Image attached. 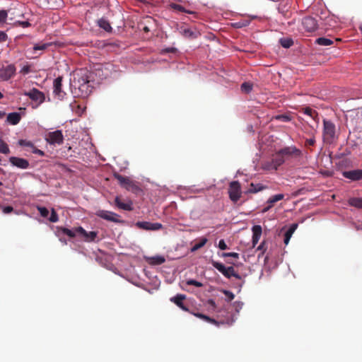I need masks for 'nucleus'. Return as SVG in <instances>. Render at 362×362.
<instances>
[{
	"mask_svg": "<svg viewBox=\"0 0 362 362\" xmlns=\"http://www.w3.org/2000/svg\"><path fill=\"white\" fill-rule=\"evenodd\" d=\"M322 137L324 142L329 144L337 139L336 126L332 121L323 119Z\"/></svg>",
	"mask_w": 362,
	"mask_h": 362,
	"instance_id": "1",
	"label": "nucleus"
},
{
	"mask_svg": "<svg viewBox=\"0 0 362 362\" xmlns=\"http://www.w3.org/2000/svg\"><path fill=\"white\" fill-rule=\"evenodd\" d=\"M211 264L225 277L230 279L233 276L237 279H241L240 275L235 271L233 267H226L222 263L214 260L211 261Z\"/></svg>",
	"mask_w": 362,
	"mask_h": 362,
	"instance_id": "2",
	"label": "nucleus"
},
{
	"mask_svg": "<svg viewBox=\"0 0 362 362\" xmlns=\"http://www.w3.org/2000/svg\"><path fill=\"white\" fill-rule=\"evenodd\" d=\"M318 23L316 18L311 16H306L302 19L301 30L304 33H312L318 28Z\"/></svg>",
	"mask_w": 362,
	"mask_h": 362,
	"instance_id": "3",
	"label": "nucleus"
},
{
	"mask_svg": "<svg viewBox=\"0 0 362 362\" xmlns=\"http://www.w3.org/2000/svg\"><path fill=\"white\" fill-rule=\"evenodd\" d=\"M284 161L285 158L278 151L274 155H273V157L270 162H267L264 164V168L268 170H276L280 165H281L284 163Z\"/></svg>",
	"mask_w": 362,
	"mask_h": 362,
	"instance_id": "4",
	"label": "nucleus"
},
{
	"mask_svg": "<svg viewBox=\"0 0 362 362\" xmlns=\"http://www.w3.org/2000/svg\"><path fill=\"white\" fill-rule=\"evenodd\" d=\"M241 187L238 181H233L229 185V198L233 202H237L241 197Z\"/></svg>",
	"mask_w": 362,
	"mask_h": 362,
	"instance_id": "5",
	"label": "nucleus"
},
{
	"mask_svg": "<svg viewBox=\"0 0 362 362\" xmlns=\"http://www.w3.org/2000/svg\"><path fill=\"white\" fill-rule=\"evenodd\" d=\"M40 6L48 9H59L64 6V0H34Z\"/></svg>",
	"mask_w": 362,
	"mask_h": 362,
	"instance_id": "6",
	"label": "nucleus"
},
{
	"mask_svg": "<svg viewBox=\"0 0 362 362\" xmlns=\"http://www.w3.org/2000/svg\"><path fill=\"white\" fill-rule=\"evenodd\" d=\"M45 140L52 145H61L64 142V136L61 130L50 132L46 134Z\"/></svg>",
	"mask_w": 362,
	"mask_h": 362,
	"instance_id": "7",
	"label": "nucleus"
},
{
	"mask_svg": "<svg viewBox=\"0 0 362 362\" xmlns=\"http://www.w3.org/2000/svg\"><path fill=\"white\" fill-rule=\"evenodd\" d=\"M97 216L105 219L108 221H111L113 223H121L122 222L119 219V216L112 211H105V210H99L96 212Z\"/></svg>",
	"mask_w": 362,
	"mask_h": 362,
	"instance_id": "8",
	"label": "nucleus"
},
{
	"mask_svg": "<svg viewBox=\"0 0 362 362\" xmlns=\"http://www.w3.org/2000/svg\"><path fill=\"white\" fill-rule=\"evenodd\" d=\"M16 66L13 64H9L2 66L0 69V78L3 81H8L16 74Z\"/></svg>",
	"mask_w": 362,
	"mask_h": 362,
	"instance_id": "9",
	"label": "nucleus"
},
{
	"mask_svg": "<svg viewBox=\"0 0 362 362\" xmlns=\"http://www.w3.org/2000/svg\"><path fill=\"white\" fill-rule=\"evenodd\" d=\"M24 95L28 96L32 100L37 102L38 104H42L45 100V94L35 88L25 92Z\"/></svg>",
	"mask_w": 362,
	"mask_h": 362,
	"instance_id": "10",
	"label": "nucleus"
},
{
	"mask_svg": "<svg viewBox=\"0 0 362 362\" xmlns=\"http://www.w3.org/2000/svg\"><path fill=\"white\" fill-rule=\"evenodd\" d=\"M78 235L83 238L86 242H93L97 237L98 233L95 231L87 232L83 227L78 226L76 228Z\"/></svg>",
	"mask_w": 362,
	"mask_h": 362,
	"instance_id": "11",
	"label": "nucleus"
},
{
	"mask_svg": "<svg viewBox=\"0 0 362 362\" xmlns=\"http://www.w3.org/2000/svg\"><path fill=\"white\" fill-rule=\"evenodd\" d=\"M136 226L143 230H158L162 228L163 226L159 223H151L148 221H139Z\"/></svg>",
	"mask_w": 362,
	"mask_h": 362,
	"instance_id": "12",
	"label": "nucleus"
},
{
	"mask_svg": "<svg viewBox=\"0 0 362 362\" xmlns=\"http://www.w3.org/2000/svg\"><path fill=\"white\" fill-rule=\"evenodd\" d=\"M9 162L13 165L21 169L28 168L30 164L28 160L22 158L11 156L9 158Z\"/></svg>",
	"mask_w": 362,
	"mask_h": 362,
	"instance_id": "13",
	"label": "nucleus"
},
{
	"mask_svg": "<svg viewBox=\"0 0 362 362\" xmlns=\"http://www.w3.org/2000/svg\"><path fill=\"white\" fill-rule=\"evenodd\" d=\"M342 175L345 178L349 179L352 181H358L362 180V170L361 169L344 171Z\"/></svg>",
	"mask_w": 362,
	"mask_h": 362,
	"instance_id": "14",
	"label": "nucleus"
},
{
	"mask_svg": "<svg viewBox=\"0 0 362 362\" xmlns=\"http://www.w3.org/2000/svg\"><path fill=\"white\" fill-rule=\"evenodd\" d=\"M62 77L59 76L54 80L53 86H54V93L56 96H57L59 99L64 98L65 93L62 89Z\"/></svg>",
	"mask_w": 362,
	"mask_h": 362,
	"instance_id": "15",
	"label": "nucleus"
},
{
	"mask_svg": "<svg viewBox=\"0 0 362 362\" xmlns=\"http://www.w3.org/2000/svg\"><path fill=\"white\" fill-rule=\"evenodd\" d=\"M279 152L283 156L284 158L286 156H299L301 154V151L296 146L286 147L279 150Z\"/></svg>",
	"mask_w": 362,
	"mask_h": 362,
	"instance_id": "16",
	"label": "nucleus"
},
{
	"mask_svg": "<svg viewBox=\"0 0 362 362\" xmlns=\"http://www.w3.org/2000/svg\"><path fill=\"white\" fill-rule=\"evenodd\" d=\"M252 247H255L257 243L259 242L260 237L262 235V229L261 226L255 225L252 228Z\"/></svg>",
	"mask_w": 362,
	"mask_h": 362,
	"instance_id": "17",
	"label": "nucleus"
},
{
	"mask_svg": "<svg viewBox=\"0 0 362 362\" xmlns=\"http://www.w3.org/2000/svg\"><path fill=\"white\" fill-rule=\"evenodd\" d=\"M186 298V296L184 294H177L175 296L170 298V301L174 303L182 310L187 311V308L184 305L183 300Z\"/></svg>",
	"mask_w": 362,
	"mask_h": 362,
	"instance_id": "18",
	"label": "nucleus"
},
{
	"mask_svg": "<svg viewBox=\"0 0 362 362\" xmlns=\"http://www.w3.org/2000/svg\"><path fill=\"white\" fill-rule=\"evenodd\" d=\"M115 205L120 209H123L125 211H132L133 206H132V202L129 200L127 202L124 203L122 202L119 197H116L115 199Z\"/></svg>",
	"mask_w": 362,
	"mask_h": 362,
	"instance_id": "19",
	"label": "nucleus"
},
{
	"mask_svg": "<svg viewBox=\"0 0 362 362\" xmlns=\"http://www.w3.org/2000/svg\"><path fill=\"white\" fill-rule=\"evenodd\" d=\"M257 18V16H249L237 22L233 23L232 25L235 28H241L247 26L252 20Z\"/></svg>",
	"mask_w": 362,
	"mask_h": 362,
	"instance_id": "20",
	"label": "nucleus"
},
{
	"mask_svg": "<svg viewBox=\"0 0 362 362\" xmlns=\"http://www.w3.org/2000/svg\"><path fill=\"white\" fill-rule=\"evenodd\" d=\"M194 245L191 247L190 251L194 252L200 248L203 247L208 242V238L206 237H202L194 240Z\"/></svg>",
	"mask_w": 362,
	"mask_h": 362,
	"instance_id": "21",
	"label": "nucleus"
},
{
	"mask_svg": "<svg viewBox=\"0 0 362 362\" xmlns=\"http://www.w3.org/2000/svg\"><path fill=\"white\" fill-rule=\"evenodd\" d=\"M124 189L136 194L142 191L141 187L138 185L137 182L132 180L129 182L128 185Z\"/></svg>",
	"mask_w": 362,
	"mask_h": 362,
	"instance_id": "22",
	"label": "nucleus"
},
{
	"mask_svg": "<svg viewBox=\"0 0 362 362\" xmlns=\"http://www.w3.org/2000/svg\"><path fill=\"white\" fill-rule=\"evenodd\" d=\"M268 187L267 185H264L262 183H251L250 185V188L248 189V192L250 193H257L259 192H261L262 190H264L267 189Z\"/></svg>",
	"mask_w": 362,
	"mask_h": 362,
	"instance_id": "23",
	"label": "nucleus"
},
{
	"mask_svg": "<svg viewBox=\"0 0 362 362\" xmlns=\"http://www.w3.org/2000/svg\"><path fill=\"white\" fill-rule=\"evenodd\" d=\"M21 119V117L18 112H11L7 115V122L13 125L18 124Z\"/></svg>",
	"mask_w": 362,
	"mask_h": 362,
	"instance_id": "24",
	"label": "nucleus"
},
{
	"mask_svg": "<svg viewBox=\"0 0 362 362\" xmlns=\"http://www.w3.org/2000/svg\"><path fill=\"white\" fill-rule=\"evenodd\" d=\"M302 112L304 114L312 117L315 121L318 122V121H319L318 113L315 110H313L310 107H306L302 108Z\"/></svg>",
	"mask_w": 362,
	"mask_h": 362,
	"instance_id": "25",
	"label": "nucleus"
},
{
	"mask_svg": "<svg viewBox=\"0 0 362 362\" xmlns=\"http://www.w3.org/2000/svg\"><path fill=\"white\" fill-rule=\"evenodd\" d=\"M114 177L115 179H117L120 186L123 188H125L129 182L131 180L129 177L121 175L118 173L114 174Z\"/></svg>",
	"mask_w": 362,
	"mask_h": 362,
	"instance_id": "26",
	"label": "nucleus"
},
{
	"mask_svg": "<svg viewBox=\"0 0 362 362\" xmlns=\"http://www.w3.org/2000/svg\"><path fill=\"white\" fill-rule=\"evenodd\" d=\"M348 204L351 206L362 209V197H351L348 200Z\"/></svg>",
	"mask_w": 362,
	"mask_h": 362,
	"instance_id": "27",
	"label": "nucleus"
},
{
	"mask_svg": "<svg viewBox=\"0 0 362 362\" xmlns=\"http://www.w3.org/2000/svg\"><path fill=\"white\" fill-rule=\"evenodd\" d=\"M98 24L100 28H103L105 31L110 33L112 32V27L109 23V21L105 18H100L98 21Z\"/></svg>",
	"mask_w": 362,
	"mask_h": 362,
	"instance_id": "28",
	"label": "nucleus"
},
{
	"mask_svg": "<svg viewBox=\"0 0 362 362\" xmlns=\"http://www.w3.org/2000/svg\"><path fill=\"white\" fill-rule=\"evenodd\" d=\"M284 197L283 194H278L274 196H272L267 201V204L271 205L272 207L274 206V204L280 200H282Z\"/></svg>",
	"mask_w": 362,
	"mask_h": 362,
	"instance_id": "29",
	"label": "nucleus"
},
{
	"mask_svg": "<svg viewBox=\"0 0 362 362\" xmlns=\"http://www.w3.org/2000/svg\"><path fill=\"white\" fill-rule=\"evenodd\" d=\"M59 230L62 231L63 234L66 235L69 238H74L78 235V232L76 231V228L73 229H69L67 228L62 227L59 228Z\"/></svg>",
	"mask_w": 362,
	"mask_h": 362,
	"instance_id": "30",
	"label": "nucleus"
},
{
	"mask_svg": "<svg viewBox=\"0 0 362 362\" xmlns=\"http://www.w3.org/2000/svg\"><path fill=\"white\" fill-rule=\"evenodd\" d=\"M315 43L321 46H329L334 43L333 40L326 37H319L316 39Z\"/></svg>",
	"mask_w": 362,
	"mask_h": 362,
	"instance_id": "31",
	"label": "nucleus"
},
{
	"mask_svg": "<svg viewBox=\"0 0 362 362\" xmlns=\"http://www.w3.org/2000/svg\"><path fill=\"white\" fill-rule=\"evenodd\" d=\"M194 315L196 317H199L200 319H202V320H205V321H206L208 322L213 323V324L216 325H218V324H219V322H217L216 320L212 319V318H211L210 317H209V316H207L206 315H204V314H202V313H194Z\"/></svg>",
	"mask_w": 362,
	"mask_h": 362,
	"instance_id": "32",
	"label": "nucleus"
},
{
	"mask_svg": "<svg viewBox=\"0 0 362 362\" xmlns=\"http://www.w3.org/2000/svg\"><path fill=\"white\" fill-rule=\"evenodd\" d=\"M280 45L284 48H289L293 45V41L291 38L284 37L279 40Z\"/></svg>",
	"mask_w": 362,
	"mask_h": 362,
	"instance_id": "33",
	"label": "nucleus"
},
{
	"mask_svg": "<svg viewBox=\"0 0 362 362\" xmlns=\"http://www.w3.org/2000/svg\"><path fill=\"white\" fill-rule=\"evenodd\" d=\"M52 45V43H44V42H40L37 44H35L33 47V49L35 51L37 50H45L47 47Z\"/></svg>",
	"mask_w": 362,
	"mask_h": 362,
	"instance_id": "34",
	"label": "nucleus"
},
{
	"mask_svg": "<svg viewBox=\"0 0 362 362\" xmlns=\"http://www.w3.org/2000/svg\"><path fill=\"white\" fill-rule=\"evenodd\" d=\"M0 153L4 154H8L10 153L8 144L1 139H0Z\"/></svg>",
	"mask_w": 362,
	"mask_h": 362,
	"instance_id": "35",
	"label": "nucleus"
},
{
	"mask_svg": "<svg viewBox=\"0 0 362 362\" xmlns=\"http://www.w3.org/2000/svg\"><path fill=\"white\" fill-rule=\"evenodd\" d=\"M165 262V259L163 256H156L151 258V263L153 264L159 265Z\"/></svg>",
	"mask_w": 362,
	"mask_h": 362,
	"instance_id": "36",
	"label": "nucleus"
},
{
	"mask_svg": "<svg viewBox=\"0 0 362 362\" xmlns=\"http://www.w3.org/2000/svg\"><path fill=\"white\" fill-rule=\"evenodd\" d=\"M240 88L243 92L249 93L252 90V84L249 82H244Z\"/></svg>",
	"mask_w": 362,
	"mask_h": 362,
	"instance_id": "37",
	"label": "nucleus"
},
{
	"mask_svg": "<svg viewBox=\"0 0 362 362\" xmlns=\"http://www.w3.org/2000/svg\"><path fill=\"white\" fill-rule=\"evenodd\" d=\"M18 144L21 146L28 147L31 148L32 150L35 147V145L31 142L30 141L25 140V139H21L18 141Z\"/></svg>",
	"mask_w": 362,
	"mask_h": 362,
	"instance_id": "38",
	"label": "nucleus"
},
{
	"mask_svg": "<svg viewBox=\"0 0 362 362\" xmlns=\"http://www.w3.org/2000/svg\"><path fill=\"white\" fill-rule=\"evenodd\" d=\"M182 33L185 37L191 38H195L197 37L196 33L189 28H185Z\"/></svg>",
	"mask_w": 362,
	"mask_h": 362,
	"instance_id": "39",
	"label": "nucleus"
},
{
	"mask_svg": "<svg viewBox=\"0 0 362 362\" xmlns=\"http://www.w3.org/2000/svg\"><path fill=\"white\" fill-rule=\"evenodd\" d=\"M171 7L175 9V10H177V11H179L180 12H185V13H192V11H187L182 5H180V4H173L171 5Z\"/></svg>",
	"mask_w": 362,
	"mask_h": 362,
	"instance_id": "40",
	"label": "nucleus"
},
{
	"mask_svg": "<svg viewBox=\"0 0 362 362\" xmlns=\"http://www.w3.org/2000/svg\"><path fill=\"white\" fill-rule=\"evenodd\" d=\"M186 284L187 285H189V286H194L196 287H202L204 285L202 283L199 282V281H197L196 280H194V279H189L186 281Z\"/></svg>",
	"mask_w": 362,
	"mask_h": 362,
	"instance_id": "41",
	"label": "nucleus"
},
{
	"mask_svg": "<svg viewBox=\"0 0 362 362\" xmlns=\"http://www.w3.org/2000/svg\"><path fill=\"white\" fill-rule=\"evenodd\" d=\"M276 119L287 122L291 120V117L287 115H279L276 116Z\"/></svg>",
	"mask_w": 362,
	"mask_h": 362,
	"instance_id": "42",
	"label": "nucleus"
},
{
	"mask_svg": "<svg viewBox=\"0 0 362 362\" xmlns=\"http://www.w3.org/2000/svg\"><path fill=\"white\" fill-rule=\"evenodd\" d=\"M38 211L40 212V215L44 217L47 218L49 215V210L44 206H39L37 207Z\"/></svg>",
	"mask_w": 362,
	"mask_h": 362,
	"instance_id": "43",
	"label": "nucleus"
},
{
	"mask_svg": "<svg viewBox=\"0 0 362 362\" xmlns=\"http://www.w3.org/2000/svg\"><path fill=\"white\" fill-rule=\"evenodd\" d=\"M8 16L7 11L6 10L0 11V23H4L6 22Z\"/></svg>",
	"mask_w": 362,
	"mask_h": 362,
	"instance_id": "44",
	"label": "nucleus"
},
{
	"mask_svg": "<svg viewBox=\"0 0 362 362\" xmlns=\"http://www.w3.org/2000/svg\"><path fill=\"white\" fill-rule=\"evenodd\" d=\"M221 257H234L238 259L239 257V254L237 252H223L221 255Z\"/></svg>",
	"mask_w": 362,
	"mask_h": 362,
	"instance_id": "45",
	"label": "nucleus"
},
{
	"mask_svg": "<svg viewBox=\"0 0 362 362\" xmlns=\"http://www.w3.org/2000/svg\"><path fill=\"white\" fill-rule=\"evenodd\" d=\"M49 220L52 223H55L58 221V215L54 209L52 210V214Z\"/></svg>",
	"mask_w": 362,
	"mask_h": 362,
	"instance_id": "46",
	"label": "nucleus"
},
{
	"mask_svg": "<svg viewBox=\"0 0 362 362\" xmlns=\"http://www.w3.org/2000/svg\"><path fill=\"white\" fill-rule=\"evenodd\" d=\"M222 292L225 294L226 296L228 297V301H231L234 299L235 295L230 291L223 290Z\"/></svg>",
	"mask_w": 362,
	"mask_h": 362,
	"instance_id": "47",
	"label": "nucleus"
},
{
	"mask_svg": "<svg viewBox=\"0 0 362 362\" xmlns=\"http://www.w3.org/2000/svg\"><path fill=\"white\" fill-rule=\"evenodd\" d=\"M292 230H287L285 233V237H284V243L286 245H287L290 240V238L292 235Z\"/></svg>",
	"mask_w": 362,
	"mask_h": 362,
	"instance_id": "48",
	"label": "nucleus"
},
{
	"mask_svg": "<svg viewBox=\"0 0 362 362\" xmlns=\"http://www.w3.org/2000/svg\"><path fill=\"white\" fill-rule=\"evenodd\" d=\"M17 23L23 28H28V27L31 26V24L29 23L28 21H17Z\"/></svg>",
	"mask_w": 362,
	"mask_h": 362,
	"instance_id": "49",
	"label": "nucleus"
},
{
	"mask_svg": "<svg viewBox=\"0 0 362 362\" xmlns=\"http://www.w3.org/2000/svg\"><path fill=\"white\" fill-rule=\"evenodd\" d=\"M7 38L8 36L6 33L4 31L0 30V43L6 42Z\"/></svg>",
	"mask_w": 362,
	"mask_h": 362,
	"instance_id": "50",
	"label": "nucleus"
},
{
	"mask_svg": "<svg viewBox=\"0 0 362 362\" xmlns=\"http://www.w3.org/2000/svg\"><path fill=\"white\" fill-rule=\"evenodd\" d=\"M257 250L262 251V253H264L267 250L266 243L265 241H262L260 245L257 248Z\"/></svg>",
	"mask_w": 362,
	"mask_h": 362,
	"instance_id": "51",
	"label": "nucleus"
},
{
	"mask_svg": "<svg viewBox=\"0 0 362 362\" xmlns=\"http://www.w3.org/2000/svg\"><path fill=\"white\" fill-rule=\"evenodd\" d=\"M177 52V49L175 47H168L163 49L162 50V53H175Z\"/></svg>",
	"mask_w": 362,
	"mask_h": 362,
	"instance_id": "52",
	"label": "nucleus"
},
{
	"mask_svg": "<svg viewBox=\"0 0 362 362\" xmlns=\"http://www.w3.org/2000/svg\"><path fill=\"white\" fill-rule=\"evenodd\" d=\"M218 247L223 250L228 248L227 245L226 244L224 240H220L218 242Z\"/></svg>",
	"mask_w": 362,
	"mask_h": 362,
	"instance_id": "53",
	"label": "nucleus"
},
{
	"mask_svg": "<svg viewBox=\"0 0 362 362\" xmlns=\"http://www.w3.org/2000/svg\"><path fill=\"white\" fill-rule=\"evenodd\" d=\"M2 211L4 214H9L13 211V208L11 206H4Z\"/></svg>",
	"mask_w": 362,
	"mask_h": 362,
	"instance_id": "54",
	"label": "nucleus"
},
{
	"mask_svg": "<svg viewBox=\"0 0 362 362\" xmlns=\"http://www.w3.org/2000/svg\"><path fill=\"white\" fill-rule=\"evenodd\" d=\"M315 144V138L307 139L305 140V145L306 146H314Z\"/></svg>",
	"mask_w": 362,
	"mask_h": 362,
	"instance_id": "55",
	"label": "nucleus"
},
{
	"mask_svg": "<svg viewBox=\"0 0 362 362\" xmlns=\"http://www.w3.org/2000/svg\"><path fill=\"white\" fill-rule=\"evenodd\" d=\"M32 152L35 154H37L39 156H44L45 155V153L44 151H42V150H40L38 148H37L35 146L33 148V149L32 150Z\"/></svg>",
	"mask_w": 362,
	"mask_h": 362,
	"instance_id": "56",
	"label": "nucleus"
},
{
	"mask_svg": "<svg viewBox=\"0 0 362 362\" xmlns=\"http://www.w3.org/2000/svg\"><path fill=\"white\" fill-rule=\"evenodd\" d=\"M272 207L271 206V205H269L267 204V206L264 207L262 210V213H266L270 209H272Z\"/></svg>",
	"mask_w": 362,
	"mask_h": 362,
	"instance_id": "57",
	"label": "nucleus"
},
{
	"mask_svg": "<svg viewBox=\"0 0 362 362\" xmlns=\"http://www.w3.org/2000/svg\"><path fill=\"white\" fill-rule=\"evenodd\" d=\"M208 304L212 306L213 308H216V302L213 299H209L208 300Z\"/></svg>",
	"mask_w": 362,
	"mask_h": 362,
	"instance_id": "58",
	"label": "nucleus"
},
{
	"mask_svg": "<svg viewBox=\"0 0 362 362\" xmlns=\"http://www.w3.org/2000/svg\"><path fill=\"white\" fill-rule=\"evenodd\" d=\"M296 228H297V224H293L288 230H292V233H293Z\"/></svg>",
	"mask_w": 362,
	"mask_h": 362,
	"instance_id": "59",
	"label": "nucleus"
},
{
	"mask_svg": "<svg viewBox=\"0 0 362 362\" xmlns=\"http://www.w3.org/2000/svg\"><path fill=\"white\" fill-rule=\"evenodd\" d=\"M143 30L145 32V33H148L150 31V29L148 28V26H144L143 28Z\"/></svg>",
	"mask_w": 362,
	"mask_h": 362,
	"instance_id": "60",
	"label": "nucleus"
},
{
	"mask_svg": "<svg viewBox=\"0 0 362 362\" xmlns=\"http://www.w3.org/2000/svg\"><path fill=\"white\" fill-rule=\"evenodd\" d=\"M6 115V113L0 110V119H2Z\"/></svg>",
	"mask_w": 362,
	"mask_h": 362,
	"instance_id": "61",
	"label": "nucleus"
},
{
	"mask_svg": "<svg viewBox=\"0 0 362 362\" xmlns=\"http://www.w3.org/2000/svg\"><path fill=\"white\" fill-rule=\"evenodd\" d=\"M4 98V95L1 92H0V99H2Z\"/></svg>",
	"mask_w": 362,
	"mask_h": 362,
	"instance_id": "62",
	"label": "nucleus"
},
{
	"mask_svg": "<svg viewBox=\"0 0 362 362\" xmlns=\"http://www.w3.org/2000/svg\"><path fill=\"white\" fill-rule=\"evenodd\" d=\"M147 18H148V21H151V20L152 19L151 17H148Z\"/></svg>",
	"mask_w": 362,
	"mask_h": 362,
	"instance_id": "63",
	"label": "nucleus"
},
{
	"mask_svg": "<svg viewBox=\"0 0 362 362\" xmlns=\"http://www.w3.org/2000/svg\"><path fill=\"white\" fill-rule=\"evenodd\" d=\"M2 185H3V184H2V182H0V186H1Z\"/></svg>",
	"mask_w": 362,
	"mask_h": 362,
	"instance_id": "64",
	"label": "nucleus"
}]
</instances>
